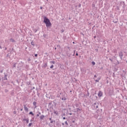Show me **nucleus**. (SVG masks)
I'll return each mask as SVG.
<instances>
[{
  "mask_svg": "<svg viewBox=\"0 0 127 127\" xmlns=\"http://www.w3.org/2000/svg\"><path fill=\"white\" fill-rule=\"evenodd\" d=\"M31 45H32L33 46H34V42H33V41H32L31 43Z\"/></svg>",
  "mask_w": 127,
  "mask_h": 127,
  "instance_id": "f3484780",
  "label": "nucleus"
},
{
  "mask_svg": "<svg viewBox=\"0 0 127 127\" xmlns=\"http://www.w3.org/2000/svg\"><path fill=\"white\" fill-rule=\"evenodd\" d=\"M7 75L5 74L4 76V80H7Z\"/></svg>",
  "mask_w": 127,
  "mask_h": 127,
  "instance_id": "9b49d317",
  "label": "nucleus"
},
{
  "mask_svg": "<svg viewBox=\"0 0 127 127\" xmlns=\"http://www.w3.org/2000/svg\"><path fill=\"white\" fill-rule=\"evenodd\" d=\"M98 105H99V103H95L93 104V106L94 107L95 109H98Z\"/></svg>",
  "mask_w": 127,
  "mask_h": 127,
  "instance_id": "20e7f679",
  "label": "nucleus"
},
{
  "mask_svg": "<svg viewBox=\"0 0 127 127\" xmlns=\"http://www.w3.org/2000/svg\"><path fill=\"white\" fill-rule=\"evenodd\" d=\"M44 22L45 23L47 27H49L52 25L51 22H50V20H49V19L46 17H44Z\"/></svg>",
  "mask_w": 127,
  "mask_h": 127,
  "instance_id": "f257e3e1",
  "label": "nucleus"
},
{
  "mask_svg": "<svg viewBox=\"0 0 127 127\" xmlns=\"http://www.w3.org/2000/svg\"><path fill=\"white\" fill-rule=\"evenodd\" d=\"M13 67H15V64L13 65Z\"/></svg>",
  "mask_w": 127,
  "mask_h": 127,
  "instance_id": "bb28decb",
  "label": "nucleus"
},
{
  "mask_svg": "<svg viewBox=\"0 0 127 127\" xmlns=\"http://www.w3.org/2000/svg\"><path fill=\"white\" fill-rule=\"evenodd\" d=\"M110 60L111 61H113V60H112V59H110Z\"/></svg>",
  "mask_w": 127,
  "mask_h": 127,
  "instance_id": "79ce46f5",
  "label": "nucleus"
},
{
  "mask_svg": "<svg viewBox=\"0 0 127 127\" xmlns=\"http://www.w3.org/2000/svg\"><path fill=\"white\" fill-rule=\"evenodd\" d=\"M24 111H25L26 112H28V108L26 107V105H24Z\"/></svg>",
  "mask_w": 127,
  "mask_h": 127,
  "instance_id": "0eeeda50",
  "label": "nucleus"
},
{
  "mask_svg": "<svg viewBox=\"0 0 127 127\" xmlns=\"http://www.w3.org/2000/svg\"><path fill=\"white\" fill-rule=\"evenodd\" d=\"M73 43L74 44V43H75V42H73Z\"/></svg>",
  "mask_w": 127,
  "mask_h": 127,
  "instance_id": "49530a36",
  "label": "nucleus"
},
{
  "mask_svg": "<svg viewBox=\"0 0 127 127\" xmlns=\"http://www.w3.org/2000/svg\"><path fill=\"white\" fill-rule=\"evenodd\" d=\"M5 92H7V90H5Z\"/></svg>",
  "mask_w": 127,
  "mask_h": 127,
  "instance_id": "37998d69",
  "label": "nucleus"
},
{
  "mask_svg": "<svg viewBox=\"0 0 127 127\" xmlns=\"http://www.w3.org/2000/svg\"><path fill=\"white\" fill-rule=\"evenodd\" d=\"M35 57H37V56H38V55H37V54H35Z\"/></svg>",
  "mask_w": 127,
  "mask_h": 127,
  "instance_id": "393cba45",
  "label": "nucleus"
},
{
  "mask_svg": "<svg viewBox=\"0 0 127 127\" xmlns=\"http://www.w3.org/2000/svg\"><path fill=\"white\" fill-rule=\"evenodd\" d=\"M70 116H72V113H69Z\"/></svg>",
  "mask_w": 127,
  "mask_h": 127,
  "instance_id": "72a5a7b5",
  "label": "nucleus"
},
{
  "mask_svg": "<svg viewBox=\"0 0 127 127\" xmlns=\"http://www.w3.org/2000/svg\"><path fill=\"white\" fill-rule=\"evenodd\" d=\"M65 125H66V126H69V125L68 124V122H67V121L65 122Z\"/></svg>",
  "mask_w": 127,
  "mask_h": 127,
  "instance_id": "4be33fe9",
  "label": "nucleus"
},
{
  "mask_svg": "<svg viewBox=\"0 0 127 127\" xmlns=\"http://www.w3.org/2000/svg\"><path fill=\"white\" fill-rule=\"evenodd\" d=\"M30 122H33V120H30Z\"/></svg>",
  "mask_w": 127,
  "mask_h": 127,
  "instance_id": "c9c22d12",
  "label": "nucleus"
},
{
  "mask_svg": "<svg viewBox=\"0 0 127 127\" xmlns=\"http://www.w3.org/2000/svg\"><path fill=\"white\" fill-rule=\"evenodd\" d=\"M49 120H50V121H52V119L51 118H50Z\"/></svg>",
  "mask_w": 127,
  "mask_h": 127,
  "instance_id": "f704fd0d",
  "label": "nucleus"
},
{
  "mask_svg": "<svg viewBox=\"0 0 127 127\" xmlns=\"http://www.w3.org/2000/svg\"><path fill=\"white\" fill-rule=\"evenodd\" d=\"M31 126H32V123H29L28 125V127H31Z\"/></svg>",
  "mask_w": 127,
  "mask_h": 127,
  "instance_id": "412c9836",
  "label": "nucleus"
},
{
  "mask_svg": "<svg viewBox=\"0 0 127 127\" xmlns=\"http://www.w3.org/2000/svg\"><path fill=\"white\" fill-rule=\"evenodd\" d=\"M10 41H11V42H15V41L14 40V39L11 38L10 39Z\"/></svg>",
  "mask_w": 127,
  "mask_h": 127,
  "instance_id": "f8f14e48",
  "label": "nucleus"
},
{
  "mask_svg": "<svg viewBox=\"0 0 127 127\" xmlns=\"http://www.w3.org/2000/svg\"><path fill=\"white\" fill-rule=\"evenodd\" d=\"M40 9H42V7H40Z\"/></svg>",
  "mask_w": 127,
  "mask_h": 127,
  "instance_id": "e433bc0d",
  "label": "nucleus"
},
{
  "mask_svg": "<svg viewBox=\"0 0 127 127\" xmlns=\"http://www.w3.org/2000/svg\"><path fill=\"white\" fill-rule=\"evenodd\" d=\"M13 113L15 115L16 114V112L15 111H14Z\"/></svg>",
  "mask_w": 127,
  "mask_h": 127,
  "instance_id": "c85d7f7f",
  "label": "nucleus"
},
{
  "mask_svg": "<svg viewBox=\"0 0 127 127\" xmlns=\"http://www.w3.org/2000/svg\"><path fill=\"white\" fill-rule=\"evenodd\" d=\"M0 49H2V48L0 46Z\"/></svg>",
  "mask_w": 127,
  "mask_h": 127,
  "instance_id": "cd10ccee",
  "label": "nucleus"
},
{
  "mask_svg": "<svg viewBox=\"0 0 127 127\" xmlns=\"http://www.w3.org/2000/svg\"><path fill=\"white\" fill-rule=\"evenodd\" d=\"M80 70H81V72L83 74H86V69H83V68H82V69L81 68Z\"/></svg>",
  "mask_w": 127,
  "mask_h": 127,
  "instance_id": "423d86ee",
  "label": "nucleus"
},
{
  "mask_svg": "<svg viewBox=\"0 0 127 127\" xmlns=\"http://www.w3.org/2000/svg\"><path fill=\"white\" fill-rule=\"evenodd\" d=\"M75 51H74V54H75Z\"/></svg>",
  "mask_w": 127,
  "mask_h": 127,
  "instance_id": "a19ab883",
  "label": "nucleus"
},
{
  "mask_svg": "<svg viewBox=\"0 0 127 127\" xmlns=\"http://www.w3.org/2000/svg\"><path fill=\"white\" fill-rule=\"evenodd\" d=\"M21 111H22V109H21Z\"/></svg>",
  "mask_w": 127,
  "mask_h": 127,
  "instance_id": "de8ad7c7",
  "label": "nucleus"
},
{
  "mask_svg": "<svg viewBox=\"0 0 127 127\" xmlns=\"http://www.w3.org/2000/svg\"><path fill=\"white\" fill-rule=\"evenodd\" d=\"M62 32H63V33L64 32V30H62Z\"/></svg>",
  "mask_w": 127,
  "mask_h": 127,
  "instance_id": "473e14b6",
  "label": "nucleus"
},
{
  "mask_svg": "<svg viewBox=\"0 0 127 127\" xmlns=\"http://www.w3.org/2000/svg\"><path fill=\"white\" fill-rule=\"evenodd\" d=\"M50 63H51L52 64H55V61H51Z\"/></svg>",
  "mask_w": 127,
  "mask_h": 127,
  "instance_id": "4468645a",
  "label": "nucleus"
},
{
  "mask_svg": "<svg viewBox=\"0 0 127 127\" xmlns=\"http://www.w3.org/2000/svg\"><path fill=\"white\" fill-rule=\"evenodd\" d=\"M62 125H63V126H64V123H62Z\"/></svg>",
  "mask_w": 127,
  "mask_h": 127,
  "instance_id": "58836bf2",
  "label": "nucleus"
},
{
  "mask_svg": "<svg viewBox=\"0 0 127 127\" xmlns=\"http://www.w3.org/2000/svg\"><path fill=\"white\" fill-rule=\"evenodd\" d=\"M49 105H51V103H49Z\"/></svg>",
  "mask_w": 127,
  "mask_h": 127,
  "instance_id": "c03bdc74",
  "label": "nucleus"
},
{
  "mask_svg": "<svg viewBox=\"0 0 127 127\" xmlns=\"http://www.w3.org/2000/svg\"><path fill=\"white\" fill-rule=\"evenodd\" d=\"M29 115H32V116H34V114H33V112H30L29 113Z\"/></svg>",
  "mask_w": 127,
  "mask_h": 127,
  "instance_id": "2eb2a0df",
  "label": "nucleus"
},
{
  "mask_svg": "<svg viewBox=\"0 0 127 127\" xmlns=\"http://www.w3.org/2000/svg\"><path fill=\"white\" fill-rule=\"evenodd\" d=\"M63 120H66V118L65 117H64Z\"/></svg>",
  "mask_w": 127,
  "mask_h": 127,
  "instance_id": "c756f323",
  "label": "nucleus"
},
{
  "mask_svg": "<svg viewBox=\"0 0 127 127\" xmlns=\"http://www.w3.org/2000/svg\"><path fill=\"white\" fill-rule=\"evenodd\" d=\"M55 50H56L57 48H55Z\"/></svg>",
  "mask_w": 127,
  "mask_h": 127,
  "instance_id": "a18cd8bd",
  "label": "nucleus"
},
{
  "mask_svg": "<svg viewBox=\"0 0 127 127\" xmlns=\"http://www.w3.org/2000/svg\"><path fill=\"white\" fill-rule=\"evenodd\" d=\"M45 116H44V115H42L41 116H40V119L41 120V121H42V120H43V119H44Z\"/></svg>",
  "mask_w": 127,
  "mask_h": 127,
  "instance_id": "6e6552de",
  "label": "nucleus"
},
{
  "mask_svg": "<svg viewBox=\"0 0 127 127\" xmlns=\"http://www.w3.org/2000/svg\"><path fill=\"white\" fill-rule=\"evenodd\" d=\"M54 114H55V115H57V116L58 115V113L56 111H54Z\"/></svg>",
  "mask_w": 127,
  "mask_h": 127,
  "instance_id": "ddd939ff",
  "label": "nucleus"
},
{
  "mask_svg": "<svg viewBox=\"0 0 127 127\" xmlns=\"http://www.w3.org/2000/svg\"><path fill=\"white\" fill-rule=\"evenodd\" d=\"M67 100V98H66V94H64L62 96V101H66Z\"/></svg>",
  "mask_w": 127,
  "mask_h": 127,
  "instance_id": "7ed1b4c3",
  "label": "nucleus"
},
{
  "mask_svg": "<svg viewBox=\"0 0 127 127\" xmlns=\"http://www.w3.org/2000/svg\"><path fill=\"white\" fill-rule=\"evenodd\" d=\"M98 97H102V96H103V92H102V91H99L98 92Z\"/></svg>",
  "mask_w": 127,
  "mask_h": 127,
  "instance_id": "39448f33",
  "label": "nucleus"
},
{
  "mask_svg": "<svg viewBox=\"0 0 127 127\" xmlns=\"http://www.w3.org/2000/svg\"><path fill=\"white\" fill-rule=\"evenodd\" d=\"M6 49H7V48H5V50H6Z\"/></svg>",
  "mask_w": 127,
  "mask_h": 127,
  "instance_id": "ea45409f",
  "label": "nucleus"
},
{
  "mask_svg": "<svg viewBox=\"0 0 127 127\" xmlns=\"http://www.w3.org/2000/svg\"><path fill=\"white\" fill-rule=\"evenodd\" d=\"M43 67L44 68H46V67H47V63H44Z\"/></svg>",
  "mask_w": 127,
  "mask_h": 127,
  "instance_id": "9d476101",
  "label": "nucleus"
},
{
  "mask_svg": "<svg viewBox=\"0 0 127 127\" xmlns=\"http://www.w3.org/2000/svg\"><path fill=\"white\" fill-rule=\"evenodd\" d=\"M94 77H97V76L96 75H94Z\"/></svg>",
  "mask_w": 127,
  "mask_h": 127,
  "instance_id": "4c0bfd02",
  "label": "nucleus"
},
{
  "mask_svg": "<svg viewBox=\"0 0 127 127\" xmlns=\"http://www.w3.org/2000/svg\"><path fill=\"white\" fill-rule=\"evenodd\" d=\"M92 65H96V63H95V62H92Z\"/></svg>",
  "mask_w": 127,
  "mask_h": 127,
  "instance_id": "aec40b11",
  "label": "nucleus"
},
{
  "mask_svg": "<svg viewBox=\"0 0 127 127\" xmlns=\"http://www.w3.org/2000/svg\"><path fill=\"white\" fill-rule=\"evenodd\" d=\"M77 112H81V109H79V108H77Z\"/></svg>",
  "mask_w": 127,
  "mask_h": 127,
  "instance_id": "dca6fc26",
  "label": "nucleus"
},
{
  "mask_svg": "<svg viewBox=\"0 0 127 127\" xmlns=\"http://www.w3.org/2000/svg\"><path fill=\"white\" fill-rule=\"evenodd\" d=\"M40 115H41V113L39 112L38 114L37 115V117H39V116H40Z\"/></svg>",
  "mask_w": 127,
  "mask_h": 127,
  "instance_id": "6ab92c4d",
  "label": "nucleus"
},
{
  "mask_svg": "<svg viewBox=\"0 0 127 127\" xmlns=\"http://www.w3.org/2000/svg\"><path fill=\"white\" fill-rule=\"evenodd\" d=\"M53 67H54V65L53 64H52V65L50 66L51 69H52V68H53Z\"/></svg>",
  "mask_w": 127,
  "mask_h": 127,
  "instance_id": "5701e85b",
  "label": "nucleus"
},
{
  "mask_svg": "<svg viewBox=\"0 0 127 127\" xmlns=\"http://www.w3.org/2000/svg\"><path fill=\"white\" fill-rule=\"evenodd\" d=\"M76 56H78V53H76Z\"/></svg>",
  "mask_w": 127,
  "mask_h": 127,
  "instance_id": "7c9ffc66",
  "label": "nucleus"
},
{
  "mask_svg": "<svg viewBox=\"0 0 127 127\" xmlns=\"http://www.w3.org/2000/svg\"><path fill=\"white\" fill-rule=\"evenodd\" d=\"M23 121H26L27 124H28V123H29V120H28V119H23Z\"/></svg>",
  "mask_w": 127,
  "mask_h": 127,
  "instance_id": "1a4fd4ad",
  "label": "nucleus"
},
{
  "mask_svg": "<svg viewBox=\"0 0 127 127\" xmlns=\"http://www.w3.org/2000/svg\"><path fill=\"white\" fill-rule=\"evenodd\" d=\"M95 82H99V79L95 80Z\"/></svg>",
  "mask_w": 127,
  "mask_h": 127,
  "instance_id": "a878e982",
  "label": "nucleus"
},
{
  "mask_svg": "<svg viewBox=\"0 0 127 127\" xmlns=\"http://www.w3.org/2000/svg\"><path fill=\"white\" fill-rule=\"evenodd\" d=\"M118 21L114 22V23H117Z\"/></svg>",
  "mask_w": 127,
  "mask_h": 127,
  "instance_id": "2f4dec72",
  "label": "nucleus"
},
{
  "mask_svg": "<svg viewBox=\"0 0 127 127\" xmlns=\"http://www.w3.org/2000/svg\"><path fill=\"white\" fill-rule=\"evenodd\" d=\"M53 122H55V121H54L53 120H52L51 121V124H53Z\"/></svg>",
  "mask_w": 127,
  "mask_h": 127,
  "instance_id": "b1692460",
  "label": "nucleus"
},
{
  "mask_svg": "<svg viewBox=\"0 0 127 127\" xmlns=\"http://www.w3.org/2000/svg\"><path fill=\"white\" fill-rule=\"evenodd\" d=\"M119 57H120V59H121V60H123V57H124V53H123V52L120 51L119 52Z\"/></svg>",
  "mask_w": 127,
  "mask_h": 127,
  "instance_id": "f03ea898",
  "label": "nucleus"
},
{
  "mask_svg": "<svg viewBox=\"0 0 127 127\" xmlns=\"http://www.w3.org/2000/svg\"><path fill=\"white\" fill-rule=\"evenodd\" d=\"M33 106H36V102H34L33 103Z\"/></svg>",
  "mask_w": 127,
  "mask_h": 127,
  "instance_id": "a211bd4d",
  "label": "nucleus"
}]
</instances>
